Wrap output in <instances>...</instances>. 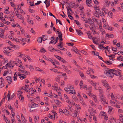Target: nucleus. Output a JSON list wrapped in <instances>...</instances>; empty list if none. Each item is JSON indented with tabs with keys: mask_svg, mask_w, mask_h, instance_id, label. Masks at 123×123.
<instances>
[{
	"mask_svg": "<svg viewBox=\"0 0 123 123\" xmlns=\"http://www.w3.org/2000/svg\"><path fill=\"white\" fill-rule=\"evenodd\" d=\"M105 74L107 77L110 78H112L114 76L113 74V69L109 68L105 69Z\"/></svg>",
	"mask_w": 123,
	"mask_h": 123,
	"instance_id": "obj_1",
	"label": "nucleus"
},
{
	"mask_svg": "<svg viewBox=\"0 0 123 123\" xmlns=\"http://www.w3.org/2000/svg\"><path fill=\"white\" fill-rule=\"evenodd\" d=\"M71 50L74 53H76L77 54H80V51L75 46H74Z\"/></svg>",
	"mask_w": 123,
	"mask_h": 123,
	"instance_id": "obj_2",
	"label": "nucleus"
},
{
	"mask_svg": "<svg viewBox=\"0 0 123 123\" xmlns=\"http://www.w3.org/2000/svg\"><path fill=\"white\" fill-rule=\"evenodd\" d=\"M118 70L121 71V70L119 69H118V70H115L114 69H113V75H114V74L116 76H118L121 75V73L120 72L118 71Z\"/></svg>",
	"mask_w": 123,
	"mask_h": 123,
	"instance_id": "obj_3",
	"label": "nucleus"
},
{
	"mask_svg": "<svg viewBox=\"0 0 123 123\" xmlns=\"http://www.w3.org/2000/svg\"><path fill=\"white\" fill-rule=\"evenodd\" d=\"M102 82L103 85L104 86H105L106 87L108 88L107 89L110 88V87L109 88L110 86L108 84V83L106 81L102 80Z\"/></svg>",
	"mask_w": 123,
	"mask_h": 123,
	"instance_id": "obj_4",
	"label": "nucleus"
},
{
	"mask_svg": "<svg viewBox=\"0 0 123 123\" xmlns=\"http://www.w3.org/2000/svg\"><path fill=\"white\" fill-rule=\"evenodd\" d=\"M89 82L90 84L92 86H93L95 89H96L97 83L95 82L92 80H90Z\"/></svg>",
	"mask_w": 123,
	"mask_h": 123,
	"instance_id": "obj_5",
	"label": "nucleus"
},
{
	"mask_svg": "<svg viewBox=\"0 0 123 123\" xmlns=\"http://www.w3.org/2000/svg\"><path fill=\"white\" fill-rule=\"evenodd\" d=\"M6 80L9 84L11 83L12 81V79L11 78L10 76L6 77Z\"/></svg>",
	"mask_w": 123,
	"mask_h": 123,
	"instance_id": "obj_6",
	"label": "nucleus"
},
{
	"mask_svg": "<svg viewBox=\"0 0 123 123\" xmlns=\"http://www.w3.org/2000/svg\"><path fill=\"white\" fill-rule=\"evenodd\" d=\"M54 102L58 106L60 107L61 106V105L62 104V103L60 101L58 100H54Z\"/></svg>",
	"mask_w": 123,
	"mask_h": 123,
	"instance_id": "obj_7",
	"label": "nucleus"
},
{
	"mask_svg": "<svg viewBox=\"0 0 123 123\" xmlns=\"http://www.w3.org/2000/svg\"><path fill=\"white\" fill-rule=\"evenodd\" d=\"M88 38L90 39H92V40L93 41V43L96 44H98V42H95V39L94 38H93L90 35H88Z\"/></svg>",
	"mask_w": 123,
	"mask_h": 123,
	"instance_id": "obj_8",
	"label": "nucleus"
},
{
	"mask_svg": "<svg viewBox=\"0 0 123 123\" xmlns=\"http://www.w3.org/2000/svg\"><path fill=\"white\" fill-rule=\"evenodd\" d=\"M0 37L2 38L4 36V31L3 29L0 28Z\"/></svg>",
	"mask_w": 123,
	"mask_h": 123,
	"instance_id": "obj_9",
	"label": "nucleus"
},
{
	"mask_svg": "<svg viewBox=\"0 0 123 123\" xmlns=\"http://www.w3.org/2000/svg\"><path fill=\"white\" fill-rule=\"evenodd\" d=\"M100 100L101 101L103 105L107 104V102L106 101V98H102L100 99Z\"/></svg>",
	"mask_w": 123,
	"mask_h": 123,
	"instance_id": "obj_10",
	"label": "nucleus"
},
{
	"mask_svg": "<svg viewBox=\"0 0 123 123\" xmlns=\"http://www.w3.org/2000/svg\"><path fill=\"white\" fill-rule=\"evenodd\" d=\"M94 8L95 10L98 13L100 12V10L98 7L96 6H95L94 7Z\"/></svg>",
	"mask_w": 123,
	"mask_h": 123,
	"instance_id": "obj_11",
	"label": "nucleus"
},
{
	"mask_svg": "<svg viewBox=\"0 0 123 123\" xmlns=\"http://www.w3.org/2000/svg\"><path fill=\"white\" fill-rule=\"evenodd\" d=\"M15 13L16 14L18 18H19L21 19V20H24V18L20 14H17V13H16V12H15Z\"/></svg>",
	"mask_w": 123,
	"mask_h": 123,
	"instance_id": "obj_12",
	"label": "nucleus"
},
{
	"mask_svg": "<svg viewBox=\"0 0 123 123\" xmlns=\"http://www.w3.org/2000/svg\"><path fill=\"white\" fill-rule=\"evenodd\" d=\"M76 30L79 35L81 36L83 35V32L81 30L77 29H76Z\"/></svg>",
	"mask_w": 123,
	"mask_h": 123,
	"instance_id": "obj_13",
	"label": "nucleus"
},
{
	"mask_svg": "<svg viewBox=\"0 0 123 123\" xmlns=\"http://www.w3.org/2000/svg\"><path fill=\"white\" fill-rule=\"evenodd\" d=\"M80 102L83 106H86V105L84 101L83 98H81V99H80Z\"/></svg>",
	"mask_w": 123,
	"mask_h": 123,
	"instance_id": "obj_14",
	"label": "nucleus"
},
{
	"mask_svg": "<svg viewBox=\"0 0 123 123\" xmlns=\"http://www.w3.org/2000/svg\"><path fill=\"white\" fill-rule=\"evenodd\" d=\"M9 66L10 67V68H13L14 66V62H12L11 61L9 63Z\"/></svg>",
	"mask_w": 123,
	"mask_h": 123,
	"instance_id": "obj_15",
	"label": "nucleus"
},
{
	"mask_svg": "<svg viewBox=\"0 0 123 123\" xmlns=\"http://www.w3.org/2000/svg\"><path fill=\"white\" fill-rule=\"evenodd\" d=\"M73 7H71V6L70 7H69V6L68 7H67V13L68 14V12H69V13H70V14H71V12H72V9H71L70 8H72Z\"/></svg>",
	"mask_w": 123,
	"mask_h": 123,
	"instance_id": "obj_16",
	"label": "nucleus"
},
{
	"mask_svg": "<svg viewBox=\"0 0 123 123\" xmlns=\"http://www.w3.org/2000/svg\"><path fill=\"white\" fill-rule=\"evenodd\" d=\"M108 65H110L112 64V62L110 61H108L103 62Z\"/></svg>",
	"mask_w": 123,
	"mask_h": 123,
	"instance_id": "obj_17",
	"label": "nucleus"
},
{
	"mask_svg": "<svg viewBox=\"0 0 123 123\" xmlns=\"http://www.w3.org/2000/svg\"><path fill=\"white\" fill-rule=\"evenodd\" d=\"M50 69L51 71H54V72L55 73H60V72H59L57 69Z\"/></svg>",
	"mask_w": 123,
	"mask_h": 123,
	"instance_id": "obj_18",
	"label": "nucleus"
},
{
	"mask_svg": "<svg viewBox=\"0 0 123 123\" xmlns=\"http://www.w3.org/2000/svg\"><path fill=\"white\" fill-rule=\"evenodd\" d=\"M93 96V97H92L95 102L97 103H98V101L97 100L96 96L95 95Z\"/></svg>",
	"mask_w": 123,
	"mask_h": 123,
	"instance_id": "obj_19",
	"label": "nucleus"
},
{
	"mask_svg": "<svg viewBox=\"0 0 123 123\" xmlns=\"http://www.w3.org/2000/svg\"><path fill=\"white\" fill-rule=\"evenodd\" d=\"M79 81V79H75L74 84L75 85H78Z\"/></svg>",
	"mask_w": 123,
	"mask_h": 123,
	"instance_id": "obj_20",
	"label": "nucleus"
},
{
	"mask_svg": "<svg viewBox=\"0 0 123 123\" xmlns=\"http://www.w3.org/2000/svg\"><path fill=\"white\" fill-rule=\"evenodd\" d=\"M57 32L58 34V37L59 38H62V34L61 32L57 31Z\"/></svg>",
	"mask_w": 123,
	"mask_h": 123,
	"instance_id": "obj_21",
	"label": "nucleus"
},
{
	"mask_svg": "<svg viewBox=\"0 0 123 123\" xmlns=\"http://www.w3.org/2000/svg\"><path fill=\"white\" fill-rule=\"evenodd\" d=\"M11 120L12 121V123H16V121L15 120V119L14 117L12 116L11 117Z\"/></svg>",
	"mask_w": 123,
	"mask_h": 123,
	"instance_id": "obj_22",
	"label": "nucleus"
},
{
	"mask_svg": "<svg viewBox=\"0 0 123 123\" xmlns=\"http://www.w3.org/2000/svg\"><path fill=\"white\" fill-rule=\"evenodd\" d=\"M68 89L70 90L71 89H73L74 88V86L73 85H69L68 86Z\"/></svg>",
	"mask_w": 123,
	"mask_h": 123,
	"instance_id": "obj_23",
	"label": "nucleus"
},
{
	"mask_svg": "<svg viewBox=\"0 0 123 123\" xmlns=\"http://www.w3.org/2000/svg\"><path fill=\"white\" fill-rule=\"evenodd\" d=\"M11 94L10 91H8V94L7 95V97L8 98V100H9L10 99V95Z\"/></svg>",
	"mask_w": 123,
	"mask_h": 123,
	"instance_id": "obj_24",
	"label": "nucleus"
},
{
	"mask_svg": "<svg viewBox=\"0 0 123 123\" xmlns=\"http://www.w3.org/2000/svg\"><path fill=\"white\" fill-rule=\"evenodd\" d=\"M14 76L13 77V80L14 81L16 80H17V75L15 72H14Z\"/></svg>",
	"mask_w": 123,
	"mask_h": 123,
	"instance_id": "obj_25",
	"label": "nucleus"
},
{
	"mask_svg": "<svg viewBox=\"0 0 123 123\" xmlns=\"http://www.w3.org/2000/svg\"><path fill=\"white\" fill-rule=\"evenodd\" d=\"M117 60H120L121 61L123 62V58L122 56H119L117 57Z\"/></svg>",
	"mask_w": 123,
	"mask_h": 123,
	"instance_id": "obj_26",
	"label": "nucleus"
},
{
	"mask_svg": "<svg viewBox=\"0 0 123 123\" xmlns=\"http://www.w3.org/2000/svg\"><path fill=\"white\" fill-rule=\"evenodd\" d=\"M70 92H69V94H70V93H71L72 94H75L76 93L75 91L74 90H70Z\"/></svg>",
	"mask_w": 123,
	"mask_h": 123,
	"instance_id": "obj_27",
	"label": "nucleus"
},
{
	"mask_svg": "<svg viewBox=\"0 0 123 123\" xmlns=\"http://www.w3.org/2000/svg\"><path fill=\"white\" fill-rule=\"evenodd\" d=\"M119 119L123 123V116L122 115H120L119 116Z\"/></svg>",
	"mask_w": 123,
	"mask_h": 123,
	"instance_id": "obj_28",
	"label": "nucleus"
},
{
	"mask_svg": "<svg viewBox=\"0 0 123 123\" xmlns=\"http://www.w3.org/2000/svg\"><path fill=\"white\" fill-rule=\"evenodd\" d=\"M113 109V108L111 106L109 107V111L108 112L110 114L112 110Z\"/></svg>",
	"mask_w": 123,
	"mask_h": 123,
	"instance_id": "obj_29",
	"label": "nucleus"
},
{
	"mask_svg": "<svg viewBox=\"0 0 123 123\" xmlns=\"http://www.w3.org/2000/svg\"><path fill=\"white\" fill-rule=\"evenodd\" d=\"M77 112H74L72 114V116L74 117H76L77 115Z\"/></svg>",
	"mask_w": 123,
	"mask_h": 123,
	"instance_id": "obj_30",
	"label": "nucleus"
},
{
	"mask_svg": "<svg viewBox=\"0 0 123 123\" xmlns=\"http://www.w3.org/2000/svg\"><path fill=\"white\" fill-rule=\"evenodd\" d=\"M42 37H40L38 39H37V41L38 42V43H41L42 41Z\"/></svg>",
	"mask_w": 123,
	"mask_h": 123,
	"instance_id": "obj_31",
	"label": "nucleus"
},
{
	"mask_svg": "<svg viewBox=\"0 0 123 123\" xmlns=\"http://www.w3.org/2000/svg\"><path fill=\"white\" fill-rule=\"evenodd\" d=\"M70 13H69V12H68V17L69 18L71 19L72 20H74V18L71 15H70Z\"/></svg>",
	"mask_w": 123,
	"mask_h": 123,
	"instance_id": "obj_32",
	"label": "nucleus"
},
{
	"mask_svg": "<svg viewBox=\"0 0 123 123\" xmlns=\"http://www.w3.org/2000/svg\"><path fill=\"white\" fill-rule=\"evenodd\" d=\"M38 105L37 104H36L35 103H34L31 106V108H34L37 107V106H38Z\"/></svg>",
	"mask_w": 123,
	"mask_h": 123,
	"instance_id": "obj_33",
	"label": "nucleus"
},
{
	"mask_svg": "<svg viewBox=\"0 0 123 123\" xmlns=\"http://www.w3.org/2000/svg\"><path fill=\"white\" fill-rule=\"evenodd\" d=\"M99 96L100 98V99H102V98H105L104 95L102 93H100Z\"/></svg>",
	"mask_w": 123,
	"mask_h": 123,
	"instance_id": "obj_34",
	"label": "nucleus"
},
{
	"mask_svg": "<svg viewBox=\"0 0 123 123\" xmlns=\"http://www.w3.org/2000/svg\"><path fill=\"white\" fill-rule=\"evenodd\" d=\"M68 74H71L72 73V71L70 70H69L68 69L66 71H65Z\"/></svg>",
	"mask_w": 123,
	"mask_h": 123,
	"instance_id": "obj_35",
	"label": "nucleus"
},
{
	"mask_svg": "<svg viewBox=\"0 0 123 123\" xmlns=\"http://www.w3.org/2000/svg\"><path fill=\"white\" fill-rule=\"evenodd\" d=\"M40 51L41 52V53H44L46 51L45 49L43 48H42L40 50Z\"/></svg>",
	"mask_w": 123,
	"mask_h": 123,
	"instance_id": "obj_36",
	"label": "nucleus"
},
{
	"mask_svg": "<svg viewBox=\"0 0 123 123\" xmlns=\"http://www.w3.org/2000/svg\"><path fill=\"white\" fill-rule=\"evenodd\" d=\"M82 18H83V21H85V23H87L88 22V21L87 20L86 18H85L84 17H82Z\"/></svg>",
	"mask_w": 123,
	"mask_h": 123,
	"instance_id": "obj_37",
	"label": "nucleus"
},
{
	"mask_svg": "<svg viewBox=\"0 0 123 123\" xmlns=\"http://www.w3.org/2000/svg\"><path fill=\"white\" fill-rule=\"evenodd\" d=\"M94 55H95L97 56H98V58L100 59L101 60H102L103 62H104V61L103 60V58L101 56L99 55V54H94Z\"/></svg>",
	"mask_w": 123,
	"mask_h": 123,
	"instance_id": "obj_38",
	"label": "nucleus"
},
{
	"mask_svg": "<svg viewBox=\"0 0 123 123\" xmlns=\"http://www.w3.org/2000/svg\"><path fill=\"white\" fill-rule=\"evenodd\" d=\"M72 98L74 100L77 101L78 100V98H77L76 96L75 95H73L72 96Z\"/></svg>",
	"mask_w": 123,
	"mask_h": 123,
	"instance_id": "obj_39",
	"label": "nucleus"
},
{
	"mask_svg": "<svg viewBox=\"0 0 123 123\" xmlns=\"http://www.w3.org/2000/svg\"><path fill=\"white\" fill-rule=\"evenodd\" d=\"M92 2L91 0H86V4H90Z\"/></svg>",
	"mask_w": 123,
	"mask_h": 123,
	"instance_id": "obj_40",
	"label": "nucleus"
},
{
	"mask_svg": "<svg viewBox=\"0 0 123 123\" xmlns=\"http://www.w3.org/2000/svg\"><path fill=\"white\" fill-rule=\"evenodd\" d=\"M49 61H50L51 62L52 64L54 65H55V62H53V61L52 60L51 58H49L48 60Z\"/></svg>",
	"mask_w": 123,
	"mask_h": 123,
	"instance_id": "obj_41",
	"label": "nucleus"
},
{
	"mask_svg": "<svg viewBox=\"0 0 123 123\" xmlns=\"http://www.w3.org/2000/svg\"><path fill=\"white\" fill-rule=\"evenodd\" d=\"M64 89L65 91L66 92H68L70 90L68 89V87H66L64 88Z\"/></svg>",
	"mask_w": 123,
	"mask_h": 123,
	"instance_id": "obj_42",
	"label": "nucleus"
},
{
	"mask_svg": "<svg viewBox=\"0 0 123 123\" xmlns=\"http://www.w3.org/2000/svg\"><path fill=\"white\" fill-rule=\"evenodd\" d=\"M26 77V76L25 75H24V76H21L19 77V78L21 80H23Z\"/></svg>",
	"mask_w": 123,
	"mask_h": 123,
	"instance_id": "obj_43",
	"label": "nucleus"
},
{
	"mask_svg": "<svg viewBox=\"0 0 123 123\" xmlns=\"http://www.w3.org/2000/svg\"><path fill=\"white\" fill-rule=\"evenodd\" d=\"M106 55L107 56L110 57V58L112 57L113 58H114L115 57V55L114 54H112L111 55H108L107 54H106Z\"/></svg>",
	"mask_w": 123,
	"mask_h": 123,
	"instance_id": "obj_44",
	"label": "nucleus"
},
{
	"mask_svg": "<svg viewBox=\"0 0 123 123\" xmlns=\"http://www.w3.org/2000/svg\"><path fill=\"white\" fill-rule=\"evenodd\" d=\"M56 18V23H57V21H58L60 24L61 25H62V22H61L60 20L59 19H57V18Z\"/></svg>",
	"mask_w": 123,
	"mask_h": 123,
	"instance_id": "obj_45",
	"label": "nucleus"
},
{
	"mask_svg": "<svg viewBox=\"0 0 123 123\" xmlns=\"http://www.w3.org/2000/svg\"><path fill=\"white\" fill-rule=\"evenodd\" d=\"M94 4H95L98 5L99 2L97 0H93Z\"/></svg>",
	"mask_w": 123,
	"mask_h": 123,
	"instance_id": "obj_46",
	"label": "nucleus"
},
{
	"mask_svg": "<svg viewBox=\"0 0 123 123\" xmlns=\"http://www.w3.org/2000/svg\"><path fill=\"white\" fill-rule=\"evenodd\" d=\"M54 56L56 57V58L58 60H60L61 59V58L59 56L57 55H54Z\"/></svg>",
	"mask_w": 123,
	"mask_h": 123,
	"instance_id": "obj_47",
	"label": "nucleus"
},
{
	"mask_svg": "<svg viewBox=\"0 0 123 123\" xmlns=\"http://www.w3.org/2000/svg\"><path fill=\"white\" fill-rule=\"evenodd\" d=\"M83 85V81L82 80H81L80 82V86L81 87H82Z\"/></svg>",
	"mask_w": 123,
	"mask_h": 123,
	"instance_id": "obj_48",
	"label": "nucleus"
},
{
	"mask_svg": "<svg viewBox=\"0 0 123 123\" xmlns=\"http://www.w3.org/2000/svg\"><path fill=\"white\" fill-rule=\"evenodd\" d=\"M74 21L78 26H79L80 25L78 21L75 20Z\"/></svg>",
	"mask_w": 123,
	"mask_h": 123,
	"instance_id": "obj_49",
	"label": "nucleus"
},
{
	"mask_svg": "<svg viewBox=\"0 0 123 123\" xmlns=\"http://www.w3.org/2000/svg\"><path fill=\"white\" fill-rule=\"evenodd\" d=\"M13 16H10L9 17V18L10 19V20L11 21H13V22L14 21V19L13 18Z\"/></svg>",
	"mask_w": 123,
	"mask_h": 123,
	"instance_id": "obj_50",
	"label": "nucleus"
},
{
	"mask_svg": "<svg viewBox=\"0 0 123 123\" xmlns=\"http://www.w3.org/2000/svg\"><path fill=\"white\" fill-rule=\"evenodd\" d=\"M72 62L74 64H75L77 66H78L79 67H80V66L78 65L77 64V63L76 62V61L74 60H73V61Z\"/></svg>",
	"mask_w": 123,
	"mask_h": 123,
	"instance_id": "obj_51",
	"label": "nucleus"
},
{
	"mask_svg": "<svg viewBox=\"0 0 123 123\" xmlns=\"http://www.w3.org/2000/svg\"><path fill=\"white\" fill-rule=\"evenodd\" d=\"M29 68L30 69L31 71L32 70L34 69V68L32 65H30L29 66Z\"/></svg>",
	"mask_w": 123,
	"mask_h": 123,
	"instance_id": "obj_52",
	"label": "nucleus"
},
{
	"mask_svg": "<svg viewBox=\"0 0 123 123\" xmlns=\"http://www.w3.org/2000/svg\"><path fill=\"white\" fill-rule=\"evenodd\" d=\"M101 114L102 115L104 116H106V114L105 112L102 111V112H101Z\"/></svg>",
	"mask_w": 123,
	"mask_h": 123,
	"instance_id": "obj_53",
	"label": "nucleus"
},
{
	"mask_svg": "<svg viewBox=\"0 0 123 123\" xmlns=\"http://www.w3.org/2000/svg\"><path fill=\"white\" fill-rule=\"evenodd\" d=\"M62 66L65 69L64 71H66L68 69L67 67L66 66L63 65H62Z\"/></svg>",
	"mask_w": 123,
	"mask_h": 123,
	"instance_id": "obj_54",
	"label": "nucleus"
},
{
	"mask_svg": "<svg viewBox=\"0 0 123 123\" xmlns=\"http://www.w3.org/2000/svg\"><path fill=\"white\" fill-rule=\"evenodd\" d=\"M59 73H61L62 74V75L64 77H67V75L66 73H63L60 72Z\"/></svg>",
	"mask_w": 123,
	"mask_h": 123,
	"instance_id": "obj_55",
	"label": "nucleus"
},
{
	"mask_svg": "<svg viewBox=\"0 0 123 123\" xmlns=\"http://www.w3.org/2000/svg\"><path fill=\"white\" fill-rule=\"evenodd\" d=\"M91 91H89V93H88V94L89 95V96L91 97H93V96L94 95H92L91 93Z\"/></svg>",
	"mask_w": 123,
	"mask_h": 123,
	"instance_id": "obj_56",
	"label": "nucleus"
},
{
	"mask_svg": "<svg viewBox=\"0 0 123 123\" xmlns=\"http://www.w3.org/2000/svg\"><path fill=\"white\" fill-rule=\"evenodd\" d=\"M67 44L69 46H72L74 45V44L73 43H67Z\"/></svg>",
	"mask_w": 123,
	"mask_h": 123,
	"instance_id": "obj_57",
	"label": "nucleus"
},
{
	"mask_svg": "<svg viewBox=\"0 0 123 123\" xmlns=\"http://www.w3.org/2000/svg\"><path fill=\"white\" fill-rule=\"evenodd\" d=\"M68 110L67 109H63V113H65L67 112Z\"/></svg>",
	"mask_w": 123,
	"mask_h": 123,
	"instance_id": "obj_58",
	"label": "nucleus"
},
{
	"mask_svg": "<svg viewBox=\"0 0 123 123\" xmlns=\"http://www.w3.org/2000/svg\"><path fill=\"white\" fill-rule=\"evenodd\" d=\"M111 99L112 100H114V98H115V97L113 93H111Z\"/></svg>",
	"mask_w": 123,
	"mask_h": 123,
	"instance_id": "obj_59",
	"label": "nucleus"
},
{
	"mask_svg": "<svg viewBox=\"0 0 123 123\" xmlns=\"http://www.w3.org/2000/svg\"><path fill=\"white\" fill-rule=\"evenodd\" d=\"M111 47L113 51L115 52L117 51V49L114 48L113 47Z\"/></svg>",
	"mask_w": 123,
	"mask_h": 123,
	"instance_id": "obj_60",
	"label": "nucleus"
},
{
	"mask_svg": "<svg viewBox=\"0 0 123 123\" xmlns=\"http://www.w3.org/2000/svg\"><path fill=\"white\" fill-rule=\"evenodd\" d=\"M77 95L78 96V97L80 99H81V98H82L79 92L78 94H77Z\"/></svg>",
	"mask_w": 123,
	"mask_h": 123,
	"instance_id": "obj_61",
	"label": "nucleus"
},
{
	"mask_svg": "<svg viewBox=\"0 0 123 123\" xmlns=\"http://www.w3.org/2000/svg\"><path fill=\"white\" fill-rule=\"evenodd\" d=\"M8 73V71H5L4 72V74H3V76H6L7 74Z\"/></svg>",
	"mask_w": 123,
	"mask_h": 123,
	"instance_id": "obj_62",
	"label": "nucleus"
},
{
	"mask_svg": "<svg viewBox=\"0 0 123 123\" xmlns=\"http://www.w3.org/2000/svg\"><path fill=\"white\" fill-rule=\"evenodd\" d=\"M108 15L111 18H112V17L113 15V13L111 12H109L108 13Z\"/></svg>",
	"mask_w": 123,
	"mask_h": 123,
	"instance_id": "obj_63",
	"label": "nucleus"
},
{
	"mask_svg": "<svg viewBox=\"0 0 123 123\" xmlns=\"http://www.w3.org/2000/svg\"><path fill=\"white\" fill-rule=\"evenodd\" d=\"M60 60L62 62L64 63H66L67 62H66V61L65 60L62 58H61V59Z\"/></svg>",
	"mask_w": 123,
	"mask_h": 123,
	"instance_id": "obj_64",
	"label": "nucleus"
}]
</instances>
